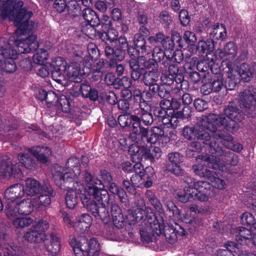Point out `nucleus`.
<instances>
[{"label": "nucleus", "mask_w": 256, "mask_h": 256, "mask_svg": "<svg viewBox=\"0 0 256 256\" xmlns=\"http://www.w3.org/2000/svg\"><path fill=\"white\" fill-rule=\"evenodd\" d=\"M106 57V59L100 58L96 64H94L93 68L104 73L106 69L112 68L116 64V60L114 57Z\"/></svg>", "instance_id": "c03bdc74"}, {"label": "nucleus", "mask_w": 256, "mask_h": 256, "mask_svg": "<svg viewBox=\"0 0 256 256\" xmlns=\"http://www.w3.org/2000/svg\"><path fill=\"white\" fill-rule=\"evenodd\" d=\"M210 70L214 75L211 76L210 82L212 88L213 92H219L224 86V76L222 74L218 73L217 69L213 70L212 66H211Z\"/></svg>", "instance_id": "c9c22d12"}, {"label": "nucleus", "mask_w": 256, "mask_h": 256, "mask_svg": "<svg viewBox=\"0 0 256 256\" xmlns=\"http://www.w3.org/2000/svg\"><path fill=\"white\" fill-rule=\"evenodd\" d=\"M66 62L60 57H58L52 61V65L54 67V70L52 72V76L56 78V76L59 77H63V74L66 70Z\"/></svg>", "instance_id": "37998d69"}, {"label": "nucleus", "mask_w": 256, "mask_h": 256, "mask_svg": "<svg viewBox=\"0 0 256 256\" xmlns=\"http://www.w3.org/2000/svg\"><path fill=\"white\" fill-rule=\"evenodd\" d=\"M195 69V66L191 63L186 64L184 66L185 76L187 77L188 81L192 84H196L201 80H203V79L206 78V74L208 73L206 72V70L202 68V74H200Z\"/></svg>", "instance_id": "393cba45"}, {"label": "nucleus", "mask_w": 256, "mask_h": 256, "mask_svg": "<svg viewBox=\"0 0 256 256\" xmlns=\"http://www.w3.org/2000/svg\"><path fill=\"white\" fill-rule=\"evenodd\" d=\"M58 106L64 112L67 113L70 112V104L68 98L62 95L58 98Z\"/></svg>", "instance_id": "69168bd1"}, {"label": "nucleus", "mask_w": 256, "mask_h": 256, "mask_svg": "<svg viewBox=\"0 0 256 256\" xmlns=\"http://www.w3.org/2000/svg\"><path fill=\"white\" fill-rule=\"evenodd\" d=\"M150 108L143 106L140 108L137 113H126L121 114L118 116V124L122 128H131L132 132L130 134L131 140L141 134L145 135L147 134L148 128L154 122V116Z\"/></svg>", "instance_id": "f03ea898"}, {"label": "nucleus", "mask_w": 256, "mask_h": 256, "mask_svg": "<svg viewBox=\"0 0 256 256\" xmlns=\"http://www.w3.org/2000/svg\"><path fill=\"white\" fill-rule=\"evenodd\" d=\"M184 161V156L178 152H170L167 156L165 161L166 170L176 176H181L184 174L182 164Z\"/></svg>", "instance_id": "a211bd4d"}, {"label": "nucleus", "mask_w": 256, "mask_h": 256, "mask_svg": "<svg viewBox=\"0 0 256 256\" xmlns=\"http://www.w3.org/2000/svg\"><path fill=\"white\" fill-rule=\"evenodd\" d=\"M33 224V220L30 217H20L14 218V226L17 228H22Z\"/></svg>", "instance_id": "13d9d810"}, {"label": "nucleus", "mask_w": 256, "mask_h": 256, "mask_svg": "<svg viewBox=\"0 0 256 256\" xmlns=\"http://www.w3.org/2000/svg\"><path fill=\"white\" fill-rule=\"evenodd\" d=\"M48 57V54L44 49H40L34 55V61L39 64H42L46 60Z\"/></svg>", "instance_id": "774afa93"}, {"label": "nucleus", "mask_w": 256, "mask_h": 256, "mask_svg": "<svg viewBox=\"0 0 256 256\" xmlns=\"http://www.w3.org/2000/svg\"><path fill=\"white\" fill-rule=\"evenodd\" d=\"M142 82L146 86L157 82L158 80L159 72L156 69L145 70L142 75Z\"/></svg>", "instance_id": "8fccbe9b"}, {"label": "nucleus", "mask_w": 256, "mask_h": 256, "mask_svg": "<svg viewBox=\"0 0 256 256\" xmlns=\"http://www.w3.org/2000/svg\"><path fill=\"white\" fill-rule=\"evenodd\" d=\"M211 38L223 40L226 36L227 32L224 24L217 22L212 26L208 33Z\"/></svg>", "instance_id": "e433bc0d"}, {"label": "nucleus", "mask_w": 256, "mask_h": 256, "mask_svg": "<svg viewBox=\"0 0 256 256\" xmlns=\"http://www.w3.org/2000/svg\"><path fill=\"white\" fill-rule=\"evenodd\" d=\"M69 80L73 82H80V65L78 62H72L66 68L65 72Z\"/></svg>", "instance_id": "a19ab883"}, {"label": "nucleus", "mask_w": 256, "mask_h": 256, "mask_svg": "<svg viewBox=\"0 0 256 256\" xmlns=\"http://www.w3.org/2000/svg\"><path fill=\"white\" fill-rule=\"evenodd\" d=\"M146 196L148 201L153 206L156 210L160 213L164 212L161 202L152 191L148 190L146 192Z\"/></svg>", "instance_id": "4d7b16f0"}, {"label": "nucleus", "mask_w": 256, "mask_h": 256, "mask_svg": "<svg viewBox=\"0 0 256 256\" xmlns=\"http://www.w3.org/2000/svg\"><path fill=\"white\" fill-rule=\"evenodd\" d=\"M81 233L88 231L92 224V220L89 214H81Z\"/></svg>", "instance_id": "e2e57ef3"}, {"label": "nucleus", "mask_w": 256, "mask_h": 256, "mask_svg": "<svg viewBox=\"0 0 256 256\" xmlns=\"http://www.w3.org/2000/svg\"><path fill=\"white\" fill-rule=\"evenodd\" d=\"M97 34L99 38L104 42L108 40L110 42H114L118 38V33L116 30L112 28V26L110 28L98 30Z\"/></svg>", "instance_id": "49530a36"}, {"label": "nucleus", "mask_w": 256, "mask_h": 256, "mask_svg": "<svg viewBox=\"0 0 256 256\" xmlns=\"http://www.w3.org/2000/svg\"><path fill=\"white\" fill-rule=\"evenodd\" d=\"M116 44L114 47L106 42L104 47L105 56H115L118 62L122 61L126 56V49L130 46L127 38L120 36L116 40Z\"/></svg>", "instance_id": "f8f14e48"}, {"label": "nucleus", "mask_w": 256, "mask_h": 256, "mask_svg": "<svg viewBox=\"0 0 256 256\" xmlns=\"http://www.w3.org/2000/svg\"><path fill=\"white\" fill-rule=\"evenodd\" d=\"M240 222L242 224L247 226H252L256 223L253 214L248 212H245L242 214L240 217Z\"/></svg>", "instance_id": "338daca9"}, {"label": "nucleus", "mask_w": 256, "mask_h": 256, "mask_svg": "<svg viewBox=\"0 0 256 256\" xmlns=\"http://www.w3.org/2000/svg\"><path fill=\"white\" fill-rule=\"evenodd\" d=\"M155 171L152 166H147L145 168L142 174L138 176V182L140 186L143 184L146 188L151 187L153 184Z\"/></svg>", "instance_id": "473e14b6"}, {"label": "nucleus", "mask_w": 256, "mask_h": 256, "mask_svg": "<svg viewBox=\"0 0 256 256\" xmlns=\"http://www.w3.org/2000/svg\"><path fill=\"white\" fill-rule=\"evenodd\" d=\"M149 214H148V218H149ZM148 220H149V219L147 220V222L145 223V224H144V226L140 228V229L141 240L142 242L146 243H149L152 242L153 238L157 236L156 233L152 232V228H151L152 224L148 222Z\"/></svg>", "instance_id": "58836bf2"}, {"label": "nucleus", "mask_w": 256, "mask_h": 256, "mask_svg": "<svg viewBox=\"0 0 256 256\" xmlns=\"http://www.w3.org/2000/svg\"><path fill=\"white\" fill-rule=\"evenodd\" d=\"M99 175L102 179L100 181L102 182L104 187L105 186L104 184H106V186L108 188L110 187L111 184L115 183L113 182V177L112 174L107 170H100L99 172Z\"/></svg>", "instance_id": "bf43d9fd"}, {"label": "nucleus", "mask_w": 256, "mask_h": 256, "mask_svg": "<svg viewBox=\"0 0 256 256\" xmlns=\"http://www.w3.org/2000/svg\"><path fill=\"white\" fill-rule=\"evenodd\" d=\"M17 30L18 29L16 30V34L18 35V36H10L8 43L4 44L5 47L10 48L11 49H15L14 47H16L17 50H16L18 53L22 54L29 53L38 48L39 45L36 35H30L26 38H20L22 34L31 30H26L24 32L18 30V32Z\"/></svg>", "instance_id": "0eeeda50"}, {"label": "nucleus", "mask_w": 256, "mask_h": 256, "mask_svg": "<svg viewBox=\"0 0 256 256\" xmlns=\"http://www.w3.org/2000/svg\"><path fill=\"white\" fill-rule=\"evenodd\" d=\"M164 137V130L160 126H153L150 130L148 128L147 134L145 135L140 134L133 139L132 142L140 144H154L160 142Z\"/></svg>", "instance_id": "dca6fc26"}, {"label": "nucleus", "mask_w": 256, "mask_h": 256, "mask_svg": "<svg viewBox=\"0 0 256 256\" xmlns=\"http://www.w3.org/2000/svg\"><path fill=\"white\" fill-rule=\"evenodd\" d=\"M240 104L245 108L246 114L236 106V110L234 114L233 117L226 118L225 129L230 132L236 131L238 127V122L244 120L246 116L248 118H254L256 114L254 110L256 104V88L252 86L244 90L240 93Z\"/></svg>", "instance_id": "20e7f679"}, {"label": "nucleus", "mask_w": 256, "mask_h": 256, "mask_svg": "<svg viewBox=\"0 0 256 256\" xmlns=\"http://www.w3.org/2000/svg\"><path fill=\"white\" fill-rule=\"evenodd\" d=\"M18 160L25 168L30 170L36 168V164L34 160L28 154L20 153L18 156Z\"/></svg>", "instance_id": "3c124183"}, {"label": "nucleus", "mask_w": 256, "mask_h": 256, "mask_svg": "<svg viewBox=\"0 0 256 256\" xmlns=\"http://www.w3.org/2000/svg\"><path fill=\"white\" fill-rule=\"evenodd\" d=\"M140 204L133 208L128 215L131 220V224H134L136 222L145 224L148 220V214L154 213L150 208H146L145 202L143 198L140 200Z\"/></svg>", "instance_id": "aec40b11"}, {"label": "nucleus", "mask_w": 256, "mask_h": 256, "mask_svg": "<svg viewBox=\"0 0 256 256\" xmlns=\"http://www.w3.org/2000/svg\"><path fill=\"white\" fill-rule=\"evenodd\" d=\"M18 56L16 49H11L2 46L0 48V72L3 70L8 73L16 71V66L14 62Z\"/></svg>", "instance_id": "4468645a"}, {"label": "nucleus", "mask_w": 256, "mask_h": 256, "mask_svg": "<svg viewBox=\"0 0 256 256\" xmlns=\"http://www.w3.org/2000/svg\"><path fill=\"white\" fill-rule=\"evenodd\" d=\"M134 45L141 52L142 54H148L150 50V46L146 44L145 38L140 34H134Z\"/></svg>", "instance_id": "79ce46f5"}, {"label": "nucleus", "mask_w": 256, "mask_h": 256, "mask_svg": "<svg viewBox=\"0 0 256 256\" xmlns=\"http://www.w3.org/2000/svg\"><path fill=\"white\" fill-rule=\"evenodd\" d=\"M226 120L222 114H209L206 116V129L212 132V135L218 130V126H224L225 128Z\"/></svg>", "instance_id": "5701e85b"}, {"label": "nucleus", "mask_w": 256, "mask_h": 256, "mask_svg": "<svg viewBox=\"0 0 256 256\" xmlns=\"http://www.w3.org/2000/svg\"><path fill=\"white\" fill-rule=\"evenodd\" d=\"M238 233L236 236V240L240 244L246 245L250 238H252V231L242 226H239L236 228Z\"/></svg>", "instance_id": "de8ad7c7"}, {"label": "nucleus", "mask_w": 256, "mask_h": 256, "mask_svg": "<svg viewBox=\"0 0 256 256\" xmlns=\"http://www.w3.org/2000/svg\"><path fill=\"white\" fill-rule=\"evenodd\" d=\"M183 42L184 46L186 44L190 45L192 50L194 48L193 46H195L194 43L196 41V38L195 34L190 31L186 30L184 32L183 36Z\"/></svg>", "instance_id": "680f3d73"}, {"label": "nucleus", "mask_w": 256, "mask_h": 256, "mask_svg": "<svg viewBox=\"0 0 256 256\" xmlns=\"http://www.w3.org/2000/svg\"><path fill=\"white\" fill-rule=\"evenodd\" d=\"M148 216V222L152 224V230L157 236L164 234L167 242L170 244L176 242V233L173 226H165L162 218L156 216L154 213H150Z\"/></svg>", "instance_id": "1a4fd4ad"}, {"label": "nucleus", "mask_w": 256, "mask_h": 256, "mask_svg": "<svg viewBox=\"0 0 256 256\" xmlns=\"http://www.w3.org/2000/svg\"><path fill=\"white\" fill-rule=\"evenodd\" d=\"M76 172L72 170H64L62 166H56V172H53V178L56 184L60 187H62L66 184H72V186L68 187L70 188L66 196V202L67 206L72 209L78 204V198L80 196V194L77 187L78 186V175L80 174V168H76Z\"/></svg>", "instance_id": "39448f33"}, {"label": "nucleus", "mask_w": 256, "mask_h": 256, "mask_svg": "<svg viewBox=\"0 0 256 256\" xmlns=\"http://www.w3.org/2000/svg\"><path fill=\"white\" fill-rule=\"evenodd\" d=\"M86 184L84 193H81V202L83 206L94 217H99L104 222L110 219V212L107 208L110 202L108 190L98 178H94L86 171L84 175Z\"/></svg>", "instance_id": "f257e3e1"}, {"label": "nucleus", "mask_w": 256, "mask_h": 256, "mask_svg": "<svg viewBox=\"0 0 256 256\" xmlns=\"http://www.w3.org/2000/svg\"><path fill=\"white\" fill-rule=\"evenodd\" d=\"M104 82L106 85L113 86L116 89H119L122 86V80L112 72H108L104 76Z\"/></svg>", "instance_id": "603ef678"}, {"label": "nucleus", "mask_w": 256, "mask_h": 256, "mask_svg": "<svg viewBox=\"0 0 256 256\" xmlns=\"http://www.w3.org/2000/svg\"><path fill=\"white\" fill-rule=\"evenodd\" d=\"M0 174L6 179L13 177L16 180H21L23 177L20 164H14L10 158L6 155L0 156Z\"/></svg>", "instance_id": "ddd939ff"}, {"label": "nucleus", "mask_w": 256, "mask_h": 256, "mask_svg": "<svg viewBox=\"0 0 256 256\" xmlns=\"http://www.w3.org/2000/svg\"><path fill=\"white\" fill-rule=\"evenodd\" d=\"M226 76L224 86L226 90H232L236 88L240 82V78L238 75L233 73L226 75Z\"/></svg>", "instance_id": "864d4df0"}, {"label": "nucleus", "mask_w": 256, "mask_h": 256, "mask_svg": "<svg viewBox=\"0 0 256 256\" xmlns=\"http://www.w3.org/2000/svg\"><path fill=\"white\" fill-rule=\"evenodd\" d=\"M194 48L192 50V52L196 54L198 52L201 54H210L213 51L214 47V41L212 38H208L206 40H199L198 44L193 46Z\"/></svg>", "instance_id": "c756f323"}, {"label": "nucleus", "mask_w": 256, "mask_h": 256, "mask_svg": "<svg viewBox=\"0 0 256 256\" xmlns=\"http://www.w3.org/2000/svg\"><path fill=\"white\" fill-rule=\"evenodd\" d=\"M28 151L34 155L40 162L45 164L52 155V151L48 147L36 146L28 148Z\"/></svg>", "instance_id": "c85d7f7f"}, {"label": "nucleus", "mask_w": 256, "mask_h": 256, "mask_svg": "<svg viewBox=\"0 0 256 256\" xmlns=\"http://www.w3.org/2000/svg\"><path fill=\"white\" fill-rule=\"evenodd\" d=\"M140 62L136 58L130 59L128 61L131 79L136 82L138 81L144 74L146 70L141 68Z\"/></svg>", "instance_id": "2f4dec72"}, {"label": "nucleus", "mask_w": 256, "mask_h": 256, "mask_svg": "<svg viewBox=\"0 0 256 256\" xmlns=\"http://www.w3.org/2000/svg\"><path fill=\"white\" fill-rule=\"evenodd\" d=\"M214 188L208 182L198 181L194 188V198L200 202H207L210 196L214 195Z\"/></svg>", "instance_id": "412c9836"}, {"label": "nucleus", "mask_w": 256, "mask_h": 256, "mask_svg": "<svg viewBox=\"0 0 256 256\" xmlns=\"http://www.w3.org/2000/svg\"><path fill=\"white\" fill-rule=\"evenodd\" d=\"M50 227L49 222L46 218H42L35 222L32 226L24 234V238L28 242L38 244L44 242L47 250L52 256H55L60 248V240L58 236L53 233L50 234V240H46V231Z\"/></svg>", "instance_id": "7ed1b4c3"}, {"label": "nucleus", "mask_w": 256, "mask_h": 256, "mask_svg": "<svg viewBox=\"0 0 256 256\" xmlns=\"http://www.w3.org/2000/svg\"><path fill=\"white\" fill-rule=\"evenodd\" d=\"M96 59L90 56H85L82 61V67L81 66V77L86 78L90 76L92 70L93 68L94 60ZM82 62V61H81Z\"/></svg>", "instance_id": "09e8293b"}, {"label": "nucleus", "mask_w": 256, "mask_h": 256, "mask_svg": "<svg viewBox=\"0 0 256 256\" xmlns=\"http://www.w3.org/2000/svg\"><path fill=\"white\" fill-rule=\"evenodd\" d=\"M84 78L81 77V96L84 98H89L91 101H96L98 98V91L92 88L88 80Z\"/></svg>", "instance_id": "bb28decb"}, {"label": "nucleus", "mask_w": 256, "mask_h": 256, "mask_svg": "<svg viewBox=\"0 0 256 256\" xmlns=\"http://www.w3.org/2000/svg\"><path fill=\"white\" fill-rule=\"evenodd\" d=\"M87 56H90L92 58L97 59L100 56V53L97 46L94 42H90L86 45Z\"/></svg>", "instance_id": "0e129e2a"}, {"label": "nucleus", "mask_w": 256, "mask_h": 256, "mask_svg": "<svg viewBox=\"0 0 256 256\" xmlns=\"http://www.w3.org/2000/svg\"><path fill=\"white\" fill-rule=\"evenodd\" d=\"M238 74V76L240 77L241 80L246 82H249L254 77L250 70V66L245 63L240 66Z\"/></svg>", "instance_id": "5fc2aeb1"}, {"label": "nucleus", "mask_w": 256, "mask_h": 256, "mask_svg": "<svg viewBox=\"0 0 256 256\" xmlns=\"http://www.w3.org/2000/svg\"><path fill=\"white\" fill-rule=\"evenodd\" d=\"M192 169L196 175L204 178L210 182L214 189V188L219 190H223L224 188V180L219 178L215 172L208 169L204 166L201 164H194Z\"/></svg>", "instance_id": "2eb2a0df"}, {"label": "nucleus", "mask_w": 256, "mask_h": 256, "mask_svg": "<svg viewBox=\"0 0 256 256\" xmlns=\"http://www.w3.org/2000/svg\"><path fill=\"white\" fill-rule=\"evenodd\" d=\"M4 254V256H24L25 252H23L21 249L16 247L10 246V248H2L0 244V256H2Z\"/></svg>", "instance_id": "6e6d98bb"}, {"label": "nucleus", "mask_w": 256, "mask_h": 256, "mask_svg": "<svg viewBox=\"0 0 256 256\" xmlns=\"http://www.w3.org/2000/svg\"><path fill=\"white\" fill-rule=\"evenodd\" d=\"M34 203L32 199L28 198L24 199L16 204H7L6 206V214L8 218L15 216L17 213L20 214H29L34 210Z\"/></svg>", "instance_id": "6ab92c4d"}, {"label": "nucleus", "mask_w": 256, "mask_h": 256, "mask_svg": "<svg viewBox=\"0 0 256 256\" xmlns=\"http://www.w3.org/2000/svg\"><path fill=\"white\" fill-rule=\"evenodd\" d=\"M7 4H8L10 10V14L6 16H2L4 18L9 17L10 20L14 22V26L18 27L17 32L18 30L24 32L26 30H32L36 27L37 24L35 22L29 21V19L32 15V12L31 11H28L24 8H22L24 4L22 1L19 0L16 4V8H20V10L15 8L12 10L8 0H7Z\"/></svg>", "instance_id": "423d86ee"}, {"label": "nucleus", "mask_w": 256, "mask_h": 256, "mask_svg": "<svg viewBox=\"0 0 256 256\" xmlns=\"http://www.w3.org/2000/svg\"><path fill=\"white\" fill-rule=\"evenodd\" d=\"M238 52V46L233 41L226 42L222 49L220 50L218 56L221 58L225 57L235 58Z\"/></svg>", "instance_id": "f704fd0d"}, {"label": "nucleus", "mask_w": 256, "mask_h": 256, "mask_svg": "<svg viewBox=\"0 0 256 256\" xmlns=\"http://www.w3.org/2000/svg\"><path fill=\"white\" fill-rule=\"evenodd\" d=\"M44 185L34 178H28L26 180L24 192L28 196H33L42 192Z\"/></svg>", "instance_id": "cd10ccee"}, {"label": "nucleus", "mask_w": 256, "mask_h": 256, "mask_svg": "<svg viewBox=\"0 0 256 256\" xmlns=\"http://www.w3.org/2000/svg\"><path fill=\"white\" fill-rule=\"evenodd\" d=\"M82 15L85 21L81 22V32L89 36L92 34L94 28L100 24L99 16L90 7L84 8Z\"/></svg>", "instance_id": "f3484780"}, {"label": "nucleus", "mask_w": 256, "mask_h": 256, "mask_svg": "<svg viewBox=\"0 0 256 256\" xmlns=\"http://www.w3.org/2000/svg\"><path fill=\"white\" fill-rule=\"evenodd\" d=\"M110 210L114 226L118 229L122 228L124 225L125 218L118 204L115 202H112Z\"/></svg>", "instance_id": "a878e982"}, {"label": "nucleus", "mask_w": 256, "mask_h": 256, "mask_svg": "<svg viewBox=\"0 0 256 256\" xmlns=\"http://www.w3.org/2000/svg\"><path fill=\"white\" fill-rule=\"evenodd\" d=\"M148 144H140L136 143L129 146L128 153L132 162L142 161V159L154 162L162 156L161 149L158 146L148 148Z\"/></svg>", "instance_id": "6e6552de"}, {"label": "nucleus", "mask_w": 256, "mask_h": 256, "mask_svg": "<svg viewBox=\"0 0 256 256\" xmlns=\"http://www.w3.org/2000/svg\"><path fill=\"white\" fill-rule=\"evenodd\" d=\"M165 206L168 211L170 216L179 218L181 213V211L179 210L175 204L172 200H167L165 204Z\"/></svg>", "instance_id": "052dcab7"}, {"label": "nucleus", "mask_w": 256, "mask_h": 256, "mask_svg": "<svg viewBox=\"0 0 256 256\" xmlns=\"http://www.w3.org/2000/svg\"><path fill=\"white\" fill-rule=\"evenodd\" d=\"M40 194L37 198L32 199L38 208L48 206L52 202L50 197L56 195V192L48 184H45Z\"/></svg>", "instance_id": "4be33fe9"}, {"label": "nucleus", "mask_w": 256, "mask_h": 256, "mask_svg": "<svg viewBox=\"0 0 256 256\" xmlns=\"http://www.w3.org/2000/svg\"><path fill=\"white\" fill-rule=\"evenodd\" d=\"M220 66H218V73L222 74V76L232 74L234 71V60L235 58H223Z\"/></svg>", "instance_id": "a18cd8bd"}, {"label": "nucleus", "mask_w": 256, "mask_h": 256, "mask_svg": "<svg viewBox=\"0 0 256 256\" xmlns=\"http://www.w3.org/2000/svg\"><path fill=\"white\" fill-rule=\"evenodd\" d=\"M209 151L212 160L216 164L224 163L225 164L236 166L238 162V158L236 154L230 150H224L216 142H214V144H210Z\"/></svg>", "instance_id": "9d476101"}, {"label": "nucleus", "mask_w": 256, "mask_h": 256, "mask_svg": "<svg viewBox=\"0 0 256 256\" xmlns=\"http://www.w3.org/2000/svg\"><path fill=\"white\" fill-rule=\"evenodd\" d=\"M24 188L20 184H16L10 186L4 192V198L8 204H12L16 200L24 196Z\"/></svg>", "instance_id": "b1692460"}, {"label": "nucleus", "mask_w": 256, "mask_h": 256, "mask_svg": "<svg viewBox=\"0 0 256 256\" xmlns=\"http://www.w3.org/2000/svg\"><path fill=\"white\" fill-rule=\"evenodd\" d=\"M182 136L186 140H201L207 144L211 140V135L206 130L205 128L200 124L186 126L182 130Z\"/></svg>", "instance_id": "9b49d317"}, {"label": "nucleus", "mask_w": 256, "mask_h": 256, "mask_svg": "<svg viewBox=\"0 0 256 256\" xmlns=\"http://www.w3.org/2000/svg\"><path fill=\"white\" fill-rule=\"evenodd\" d=\"M178 64L179 63L173 62L168 58H166L162 62V65L165 68H168V73L173 74L175 77H178L180 81V80H182L184 68H180Z\"/></svg>", "instance_id": "72a5a7b5"}, {"label": "nucleus", "mask_w": 256, "mask_h": 256, "mask_svg": "<svg viewBox=\"0 0 256 256\" xmlns=\"http://www.w3.org/2000/svg\"><path fill=\"white\" fill-rule=\"evenodd\" d=\"M212 137L214 140V141L212 142L210 140L207 143V144H208L210 146V144H214V142H216L220 146L219 143H220L227 148L228 144H230L233 140L232 136L224 130H218L216 134L211 136V138Z\"/></svg>", "instance_id": "7c9ffc66"}, {"label": "nucleus", "mask_w": 256, "mask_h": 256, "mask_svg": "<svg viewBox=\"0 0 256 256\" xmlns=\"http://www.w3.org/2000/svg\"><path fill=\"white\" fill-rule=\"evenodd\" d=\"M100 244L96 238H90L88 242V248L83 250L81 248V256H98Z\"/></svg>", "instance_id": "4c0bfd02"}, {"label": "nucleus", "mask_w": 256, "mask_h": 256, "mask_svg": "<svg viewBox=\"0 0 256 256\" xmlns=\"http://www.w3.org/2000/svg\"><path fill=\"white\" fill-rule=\"evenodd\" d=\"M142 90L136 86H133L132 98L131 99L132 104L134 106H138L140 108L143 106H148V104L144 99Z\"/></svg>", "instance_id": "ea45409f"}]
</instances>
